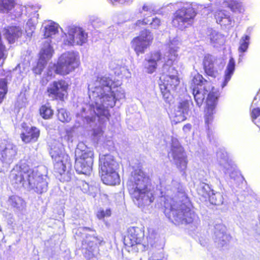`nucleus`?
Returning <instances> with one entry per match:
<instances>
[{"mask_svg": "<svg viewBox=\"0 0 260 260\" xmlns=\"http://www.w3.org/2000/svg\"><path fill=\"white\" fill-rule=\"evenodd\" d=\"M161 178L159 189L161 201L164 202V213L169 220L175 224H190L197 226L199 217L190 209V203L183 185L178 180Z\"/></svg>", "mask_w": 260, "mask_h": 260, "instance_id": "nucleus-1", "label": "nucleus"}, {"mask_svg": "<svg viewBox=\"0 0 260 260\" xmlns=\"http://www.w3.org/2000/svg\"><path fill=\"white\" fill-rule=\"evenodd\" d=\"M113 82L112 79L106 76H98L93 78L88 85L89 97L90 103L88 107L89 115L82 114L87 123L94 122L97 118L102 122L110 116L109 108H112L116 100L124 99L123 90H117L116 93L112 91Z\"/></svg>", "mask_w": 260, "mask_h": 260, "instance_id": "nucleus-2", "label": "nucleus"}, {"mask_svg": "<svg viewBox=\"0 0 260 260\" xmlns=\"http://www.w3.org/2000/svg\"><path fill=\"white\" fill-rule=\"evenodd\" d=\"M127 186L134 202L138 207L149 206L153 202V190L150 179L142 170H136L132 173Z\"/></svg>", "mask_w": 260, "mask_h": 260, "instance_id": "nucleus-3", "label": "nucleus"}, {"mask_svg": "<svg viewBox=\"0 0 260 260\" xmlns=\"http://www.w3.org/2000/svg\"><path fill=\"white\" fill-rule=\"evenodd\" d=\"M169 54L166 57V63L162 68V75L160 78V90L162 95L166 102L170 103L172 100L173 92L176 90L180 84V79L178 76V71L173 64L177 62L178 54L175 53Z\"/></svg>", "mask_w": 260, "mask_h": 260, "instance_id": "nucleus-4", "label": "nucleus"}, {"mask_svg": "<svg viewBox=\"0 0 260 260\" xmlns=\"http://www.w3.org/2000/svg\"><path fill=\"white\" fill-rule=\"evenodd\" d=\"M50 154L54 161L55 172L60 176L59 179L62 181H69L71 179L72 164L63 144L55 141L50 146Z\"/></svg>", "mask_w": 260, "mask_h": 260, "instance_id": "nucleus-5", "label": "nucleus"}, {"mask_svg": "<svg viewBox=\"0 0 260 260\" xmlns=\"http://www.w3.org/2000/svg\"><path fill=\"white\" fill-rule=\"evenodd\" d=\"M180 42L177 38L170 39L168 42L165 45V52L162 54L159 52L156 51L147 54L143 61V66L145 72L148 74L153 73L157 69L158 63L161 61L166 63L164 58L169 54L175 53L178 54L179 49Z\"/></svg>", "mask_w": 260, "mask_h": 260, "instance_id": "nucleus-6", "label": "nucleus"}, {"mask_svg": "<svg viewBox=\"0 0 260 260\" xmlns=\"http://www.w3.org/2000/svg\"><path fill=\"white\" fill-rule=\"evenodd\" d=\"M59 25L52 21H49L44 26V37L46 38L51 37L58 31ZM54 52L51 45L50 39H47L44 42L43 47L40 52V58L34 72L36 74H41L47 61L50 59Z\"/></svg>", "mask_w": 260, "mask_h": 260, "instance_id": "nucleus-7", "label": "nucleus"}, {"mask_svg": "<svg viewBox=\"0 0 260 260\" xmlns=\"http://www.w3.org/2000/svg\"><path fill=\"white\" fill-rule=\"evenodd\" d=\"M78 53L69 51L63 53L59 58L56 67V74L61 75L69 74L79 65Z\"/></svg>", "mask_w": 260, "mask_h": 260, "instance_id": "nucleus-8", "label": "nucleus"}, {"mask_svg": "<svg viewBox=\"0 0 260 260\" xmlns=\"http://www.w3.org/2000/svg\"><path fill=\"white\" fill-rule=\"evenodd\" d=\"M64 32L63 44L67 46L82 45L87 41V33L81 27L70 25Z\"/></svg>", "mask_w": 260, "mask_h": 260, "instance_id": "nucleus-9", "label": "nucleus"}, {"mask_svg": "<svg viewBox=\"0 0 260 260\" xmlns=\"http://www.w3.org/2000/svg\"><path fill=\"white\" fill-rule=\"evenodd\" d=\"M196 15V12L194 9L187 5L175 12L172 23L174 26L183 29L192 22Z\"/></svg>", "mask_w": 260, "mask_h": 260, "instance_id": "nucleus-10", "label": "nucleus"}, {"mask_svg": "<svg viewBox=\"0 0 260 260\" xmlns=\"http://www.w3.org/2000/svg\"><path fill=\"white\" fill-rule=\"evenodd\" d=\"M33 173V169L24 164L15 166L11 171L10 178L11 182L15 187L21 185L27 187L28 179Z\"/></svg>", "mask_w": 260, "mask_h": 260, "instance_id": "nucleus-11", "label": "nucleus"}, {"mask_svg": "<svg viewBox=\"0 0 260 260\" xmlns=\"http://www.w3.org/2000/svg\"><path fill=\"white\" fill-rule=\"evenodd\" d=\"M48 183V178L46 175H43L38 172V170L33 169V173L28 179L27 187L37 193L41 194L47 191Z\"/></svg>", "mask_w": 260, "mask_h": 260, "instance_id": "nucleus-12", "label": "nucleus"}, {"mask_svg": "<svg viewBox=\"0 0 260 260\" xmlns=\"http://www.w3.org/2000/svg\"><path fill=\"white\" fill-rule=\"evenodd\" d=\"M18 148L11 142L4 141L0 146V161L10 165L17 159Z\"/></svg>", "mask_w": 260, "mask_h": 260, "instance_id": "nucleus-13", "label": "nucleus"}, {"mask_svg": "<svg viewBox=\"0 0 260 260\" xmlns=\"http://www.w3.org/2000/svg\"><path fill=\"white\" fill-rule=\"evenodd\" d=\"M153 39V37L151 32L147 29H144L141 31L139 36L133 39L132 41V47L138 55L143 53L151 43Z\"/></svg>", "mask_w": 260, "mask_h": 260, "instance_id": "nucleus-14", "label": "nucleus"}, {"mask_svg": "<svg viewBox=\"0 0 260 260\" xmlns=\"http://www.w3.org/2000/svg\"><path fill=\"white\" fill-rule=\"evenodd\" d=\"M68 83L63 80L54 81L50 83L47 88V93L49 97L53 99L63 100L67 94Z\"/></svg>", "mask_w": 260, "mask_h": 260, "instance_id": "nucleus-15", "label": "nucleus"}, {"mask_svg": "<svg viewBox=\"0 0 260 260\" xmlns=\"http://www.w3.org/2000/svg\"><path fill=\"white\" fill-rule=\"evenodd\" d=\"M169 155L173 157L177 168L181 171L184 170L187 167L186 155L183 148L177 140H173L171 151Z\"/></svg>", "mask_w": 260, "mask_h": 260, "instance_id": "nucleus-16", "label": "nucleus"}, {"mask_svg": "<svg viewBox=\"0 0 260 260\" xmlns=\"http://www.w3.org/2000/svg\"><path fill=\"white\" fill-rule=\"evenodd\" d=\"M127 238L129 240V246L138 245L142 250L145 249L148 246V243L143 242L144 232L142 228L132 226L128 229Z\"/></svg>", "mask_w": 260, "mask_h": 260, "instance_id": "nucleus-17", "label": "nucleus"}, {"mask_svg": "<svg viewBox=\"0 0 260 260\" xmlns=\"http://www.w3.org/2000/svg\"><path fill=\"white\" fill-rule=\"evenodd\" d=\"M84 231H89L91 234H87L85 242L87 244V247L86 248V251L84 252L85 256L88 258H91L96 256L98 254V249L96 246L98 242L101 241L95 236V232L89 228H83Z\"/></svg>", "mask_w": 260, "mask_h": 260, "instance_id": "nucleus-18", "label": "nucleus"}, {"mask_svg": "<svg viewBox=\"0 0 260 260\" xmlns=\"http://www.w3.org/2000/svg\"><path fill=\"white\" fill-rule=\"evenodd\" d=\"M219 95V93L217 92L213 91L209 93L206 100L207 108L205 110V121L208 130L209 124L212 123L213 119V115Z\"/></svg>", "mask_w": 260, "mask_h": 260, "instance_id": "nucleus-19", "label": "nucleus"}, {"mask_svg": "<svg viewBox=\"0 0 260 260\" xmlns=\"http://www.w3.org/2000/svg\"><path fill=\"white\" fill-rule=\"evenodd\" d=\"M100 172H108L116 170L118 164L114 156L110 154L100 155L99 156Z\"/></svg>", "mask_w": 260, "mask_h": 260, "instance_id": "nucleus-20", "label": "nucleus"}, {"mask_svg": "<svg viewBox=\"0 0 260 260\" xmlns=\"http://www.w3.org/2000/svg\"><path fill=\"white\" fill-rule=\"evenodd\" d=\"M225 232L226 228L223 224H217L215 225L213 238L218 247L226 245L231 239L230 236Z\"/></svg>", "mask_w": 260, "mask_h": 260, "instance_id": "nucleus-21", "label": "nucleus"}, {"mask_svg": "<svg viewBox=\"0 0 260 260\" xmlns=\"http://www.w3.org/2000/svg\"><path fill=\"white\" fill-rule=\"evenodd\" d=\"M214 2L216 6H224L234 13L243 14L245 11L243 3L239 0H215Z\"/></svg>", "mask_w": 260, "mask_h": 260, "instance_id": "nucleus-22", "label": "nucleus"}, {"mask_svg": "<svg viewBox=\"0 0 260 260\" xmlns=\"http://www.w3.org/2000/svg\"><path fill=\"white\" fill-rule=\"evenodd\" d=\"M215 18L217 23L229 28L235 25V20L229 12L225 10H219L215 12Z\"/></svg>", "mask_w": 260, "mask_h": 260, "instance_id": "nucleus-23", "label": "nucleus"}, {"mask_svg": "<svg viewBox=\"0 0 260 260\" xmlns=\"http://www.w3.org/2000/svg\"><path fill=\"white\" fill-rule=\"evenodd\" d=\"M213 91L217 92L219 93V92L213 87H212L211 90H210L209 86H207L206 85L203 88L193 87L192 88V94L197 105L199 107L201 106L205 100L206 95H207V97H208L209 93Z\"/></svg>", "mask_w": 260, "mask_h": 260, "instance_id": "nucleus-24", "label": "nucleus"}, {"mask_svg": "<svg viewBox=\"0 0 260 260\" xmlns=\"http://www.w3.org/2000/svg\"><path fill=\"white\" fill-rule=\"evenodd\" d=\"M217 59L212 55H205L203 60L204 69L206 73L211 77H215L218 74L216 67Z\"/></svg>", "mask_w": 260, "mask_h": 260, "instance_id": "nucleus-25", "label": "nucleus"}, {"mask_svg": "<svg viewBox=\"0 0 260 260\" xmlns=\"http://www.w3.org/2000/svg\"><path fill=\"white\" fill-rule=\"evenodd\" d=\"M217 159L220 167V170L224 174H230L232 166L229 160L227 152L222 149L217 152Z\"/></svg>", "mask_w": 260, "mask_h": 260, "instance_id": "nucleus-26", "label": "nucleus"}, {"mask_svg": "<svg viewBox=\"0 0 260 260\" xmlns=\"http://www.w3.org/2000/svg\"><path fill=\"white\" fill-rule=\"evenodd\" d=\"M189 106V102L187 100L183 101L179 103L174 112V121L176 122H180L186 119V116L188 114Z\"/></svg>", "mask_w": 260, "mask_h": 260, "instance_id": "nucleus-27", "label": "nucleus"}, {"mask_svg": "<svg viewBox=\"0 0 260 260\" xmlns=\"http://www.w3.org/2000/svg\"><path fill=\"white\" fill-rule=\"evenodd\" d=\"M76 158H81L87 161L90 158L93 163V152L92 149L87 147L83 142L79 143L75 150Z\"/></svg>", "mask_w": 260, "mask_h": 260, "instance_id": "nucleus-28", "label": "nucleus"}, {"mask_svg": "<svg viewBox=\"0 0 260 260\" xmlns=\"http://www.w3.org/2000/svg\"><path fill=\"white\" fill-rule=\"evenodd\" d=\"M92 160L89 158L87 161L83 160L81 158H75V169L78 174L89 175L92 169Z\"/></svg>", "mask_w": 260, "mask_h": 260, "instance_id": "nucleus-29", "label": "nucleus"}, {"mask_svg": "<svg viewBox=\"0 0 260 260\" xmlns=\"http://www.w3.org/2000/svg\"><path fill=\"white\" fill-rule=\"evenodd\" d=\"M101 179L104 184L109 185H115L119 184L120 178L116 170L108 171V172H101Z\"/></svg>", "mask_w": 260, "mask_h": 260, "instance_id": "nucleus-30", "label": "nucleus"}, {"mask_svg": "<svg viewBox=\"0 0 260 260\" xmlns=\"http://www.w3.org/2000/svg\"><path fill=\"white\" fill-rule=\"evenodd\" d=\"M23 34V30L19 26H12L6 29L5 37L9 43H13Z\"/></svg>", "mask_w": 260, "mask_h": 260, "instance_id": "nucleus-31", "label": "nucleus"}, {"mask_svg": "<svg viewBox=\"0 0 260 260\" xmlns=\"http://www.w3.org/2000/svg\"><path fill=\"white\" fill-rule=\"evenodd\" d=\"M161 21L160 18L155 16L144 17L142 20H139L136 22V25L141 26L149 25L151 29H158L161 25Z\"/></svg>", "mask_w": 260, "mask_h": 260, "instance_id": "nucleus-32", "label": "nucleus"}, {"mask_svg": "<svg viewBox=\"0 0 260 260\" xmlns=\"http://www.w3.org/2000/svg\"><path fill=\"white\" fill-rule=\"evenodd\" d=\"M39 136L40 130L36 127H31L21 134V138L22 141L27 143L37 141Z\"/></svg>", "mask_w": 260, "mask_h": 260, "instance_id": "nucleus-33", "label": "nucleus"}, {"mask_svg": "<svg viewBox=\"0 0 260 260\" xmlns=\"http://www.w3.org/2000/svg\"><path fill=\"white\" fill-rule=\"evenodd\" d=\"M235 69V62L233 58L231 57L226 66L224 72V80L221 85L222 88H224L231 80Z\"/></svg>", "mask_w": 260, "mask_h": 260, "instance_id": "nucleus-34", "label": "nucleus"}, {"mask_svg": "<svg viewBox=\"0 0 260 260\" xmlns=\"http://www.w3.org/2000/svg\"><path fill=\"white\" fill-rule=\"evenodd\" d=\"M208 36L211 43L214 47L221 45L224 42V36L215 30L210 28L208 30Z\"/></svg>", "mask_w": 260, "mask_h": 260, "instance_id": "nucleus-35", "label": "nucleus"}, {"mask_svg": "<svg viewBox=\"0 0 260 260\" xmlns=\"http://www.w3.org/2000/svg\"><path fill=\"white\" fill-rule=\"evenodd\" d=\"M8 204L17 210H21L24 207V202L23 199L17 196H12L8 200Z\"/></svg>", "mask_w": 260, "mask_h": 260, "instance_id": "nucleus-36", "label": "nucleus"}, {"mask_svg": "<svg viewBox=\"0 0 260 260\" xmlns=\"http://www.w3.org/2000/svg\"><path fill=\"white\" fill-rule=\"evenodd\" d=\"M31 9L30 7H25L19 4H15L12 8L11 12H9L8 14L11 16L12 19H15V18L20 17L23 13V12H27Z\"/></svg>", "mask_w": 260, "mask_h": 260, "instance_id": "nucleus-37", "label": "nucleus"}, {"mask_svg": "<svg viewBox=\"0 0 260 260\" xmlns=\"http://www.w3.org/2000/svg\"><path fill=\"white\" fill-rule=\"evenodd\" d=\"M15 4L14 0H0V12L9 14Z\"/></svg>", "mask_w": 260, "mask_h": 260, "instance_id": "nucleus-38", "label": "nucleus"}, {"mask_svg": "<svg viewBox=\"0 0 260 260\" xmlns=\"http://www.w3.org/2000/svg\"><path fill=\"white\" fill-rule=\"evenodd\" d=\"M212 190L209 185L204 182L200 183L197 188V191L198 194L204 198H208Z\"/></svg>", "mask_w": 260, "mask_h": 260, "instance_id": "nucleus-39", "label": "nucleus"}, {"mask_svg": "<svg viewBox=\"0 0 260 260\" xmlns=\"http://www.w3.org/2000/svg\"><path fill=\"white\" fill-rule=\"evenodd\" d=\"M208 198H209L210 203L213 205H220L223 202L222 195L220 192H214L213 190Z\"/></svg>", "mask_w": 260, "mask_h": 260, "instance_id": "nucleus-40", "label": "nucleus"}, {"mask_svg": "<svg viewBox=\"0 0 260 260\" xmlns=\"http://www.w3.org/2000/svg\"><path fill=\"white\" fill-rule=\"evenodd\" d=\"M250 37L249 35H244L241 38L239 42V47L238 51L240 53H244L246 52L249 45Z\"/></svg>", "mask_w": 260, "mask_h": 260, "instance_id": "nucleus-41", "label": "nucleus"}, {"mask_svg": "<svg viewBox=\"0 0 260 260\" xmlns=\"http://www.w3.org/2000/svg\"><path fill=\"white\" fill-rule=\"evenodd\" d=\"M40 114L43 118L48 119L53 116V111L49 105H44L40 107Z\"/></svg>", "mask_w": 260, "mask_h": 260, "instance_id": "nucleus-42", "label": "nucleus"}, {"mask_svg": "<svg viewBox=\"0 0 260 260\" xmlns=\"http://www.w3.org/2000/svg\"><path fill=\"white\" fill-rule=\"evenodd\" d=\"M8 81L6 78L0 79V104L2 102L8 91Z\"/></svg>", "mask_w": 260, "mask_h": 260, "instance_id": "nucleus-43", "label": "nucleus"}, {"mask_svg": "<svg viewBox=\"0 0 260 260\" xmlns=\"http://www.w3.org/2000/svg\"><path fill=\"white\" fill-rule=\"evenodd\" d=\"M57 117L58 119L62 122H68L71 119L70 114L67 112V110L63 108L58 110Z\"/></svg>", "mask_w": 260, "mask_h": 260, "instance_id": "nucleus-44", "label": "nucleus"}, {"mask_svg": "<svg viewBox=\"0 0 260 260\" xmlns=\"http://www.w3.org/2000/svg\"><path fill=\"white\" fill-rule=\"evenodd\" d=\"M192 82V84H194V87H199V88H202L203 85L207 83V81L203 78L202 75L199 74L194 76Z\"/></svg>", "mask_w": 260, "mask_h": 260, "instance_id": "nucleus-45", "label": "nucleus"}, {"mask_svg": "<svg viewBox=\"0 0 260 260\" xmlns=\"http://www.w3.org/2000/svg\"><path fill=\"white\" fill-rule=\"evenodd\" d=\"M33 15L34 16L29 19L26 23L27 26L29 27V29L31 31V32L35 28V26L38 22L37 19L39 16V14H36V13H34Z\"/></svg>", "mask_w": 260, "mask_h": 260, "instance_id": "nucleus-46", "label": "nucleus"}, {"mask_svg": "<svg viewBox=\"0 0 260 260\" xmlns=\"http://www.w3.org/2000/svg\"><path fill=\"white\" fill-rule=\"evenodd\" d=\"M56 65H55V64H53L51 66H49V67L47 69L46 74H45V75H46L45 78H46L47 81H48L49 80L51 79L52 76L54 75L55 73L56 74Z\"/></svg>", "mask_w": 260, "mask_h": 260, "instance_id": "nucleus-47", "label": "nucleus"}, {"mask_svg": "<svg viewBox=\"0 0 260 260\" xmlns=\"http://www.w3.org/2000/svg\"><path fill=\"white\" fill-rule=\"evenodd\" d=\"M89 22L94 27H98L102 24L101 19L94 15L89 17Z\"/></svg>", "mask_w": 260, "mask_h": 260, "instance_id": "nucleus-48", "label": "nucleus"}, {"mask_svg": "<svg viewBox=\"0 0 260 260\" xmlns=\"http://www.w3.org/2000/svg\"><path fill=\"white\" fill-rule=\"evenodd\" d=\"M111 212L110 209H106V210L103 209L100 210L97 213V217L101 219L105 217H109L111 215Z\"/></svg>", "mask_w": 260, "mask_h": 260, "instance_id": "nucleus-49", "label": "nucleus"}, {"mask_svg": "<svg viewBox=\"0 0 260 260\" xmlns=\"http://www.w3.org/2000/svg\"><path fill=\"white\" fill-rule=\"evenodd\" d=\"M79 187L84 193H87L89 190V186L88 183L84 181H80L79 183Z\"/></svg>", "mask_w": 260, "mask_h": 260, "instance_id": "nucleus-50", "label": "nucleus"}, {"mask_svg": "<svg viewBox=\"0 0 260 260\" xmlns=\"http://www.w3.org/2000/svg\"><path fill=\"white\" fill-rule=\"evenodd\" d=\"M112 4H114V3H117L119 4L124 5H129L134 1V0H109Z\"/></svg>", "mask_w": 260, "mask_h": 260, "instance_id": "nucleus-51", "label": "nucleus"}, {"mask_svg": "<svg viewBox=\"0 0 260 260\" xmlns=\"http://www.w3.org/2000/svg\"><path fill=\"white\" fill-rule=\"evenodd\" d=\"M142 9L144 11L148 12L150 13H153L154 14L159 13L157 11H155L153 8L152 6L151 5H144L143 6Z\"/></svg>", "mask_w": 260, "mask_h": 260, "instance_id": "nucleus-52", "label": "nucleus"}, {"mask_svg": "<svg viewBox=\"0 0 260 260\" xmlns=\"http://www.w3.org/2000/svg\"><path fill=\"white\" fill-rule=\"evenodd\" d=\"M259 116H260V109L259 108H255L253 109L251 112V117L253 121L256 119Z\"/></svg>", "mask_w": 260, "mask_h": 260, "instance_id": "nucleus-53", "label": "nucleus"}, {"mask_svg": "<svg viewBox=\"0 0 260 260\" xmlns=\"http://www.w3.org/2000/svg\"><path fill=\"white\" fill-rule=\"evenodd\" d=\"M191 128V125L190 124H187L183 126V131L185 133H187L190 131Z\"/></svg>", "mask_w": 260, "mask_h": 260, "instance_id": "nucleus-54", "label": "nucleus"}, {"mask_svg": "<svg viewBox=\"0 0 260 260\" xmlns=\"http://www.w3.org/2000/svg\"><path fill=\"white\" fill-rule=\"evenodd\" d=\"M251 30H252V28L248 27L247 29V32H249L250 34Z\"/></svg>", "mask_w": 260, "mask_h": 260, "instance_id": "nucleus-55", "label": "nucleus"}, {"mask_svg": "<svg viewBox=\"0 0 260 260\" xmlns=\"http://www.w3.org/2000/svg\"><path fill=\"white\" fill-rule=\"evenodd\" d=\"M116 18H117V16H114L113 19H114V21H115V23H119V22H118V21H117L115 20V19Z\"/></svg>", "mask_w": 260, "mask_h": 260, "instance_id": "nucleus-56", "label": "nucleus"}, {"mask_svg": "<svg viewBox=\"0 0 260 260\" xmlns=\"http://www.w3.org/2000/svg\"><path fill=\"white\" fill-rule=\"evenodd\" d=\"M256 238L257 240H260V234L259 235H257V236H256Z\"/></svg>", "mask_w": 260, "mask_h": 260, "instance_id": "nucleus-57", "label": "nucleus"}, {"mask_svg": "<svg viewBox=\"0 0 260 260\" xmlns=\"http://www.w3.org/2000/svg\"><path fill=\"white\" fill-rule=\"evenodd\" d=\"M111 67L113 69H117L118 68V67H114L113 66H112V62H111V65H110Z\"/></svg>", "mask_w": 260, "mask_h": 260, "instance_id": "nucleus-58", "label": "nucleus"}, {"mask_svg": "<svg viewBox=\"0 0 260 260\" xmlns=\"http://www.w3.org/2000/svg\"><path fill=\"white\" fill-rule=\"evenodd\" d=\"M31 9H30V10L28 11L27 12H26V13H28L29 12H30V13H32V12H30V11H31V10H32V7H31Z\"/></svg>", "mask_w": 260, "mask_h": 260, "instance_id": "nucleus-59", "label": "nucleus"}, {"mask_svg": "<svg viewBox=\"0 0 260 260\" xmlns=\"http://www.w3.org/2000/svg\"><path fill=\"white\" fill-rule=\"evenodd\" d=\"M259 226L258 227V228L260 229V216H259Z\"/></svg>", "mask_w": 260, "mask_h": 260, "instance_id": "nucleus-60", "label": "nucleus"}, {"mask_svg": "<svg viewBox=\"0 0 260 260\" xmlns=\"http://www.w3.org/2000/svg\"><path fill=\"white\" fill-rule=\"evenodd\" d=\"M82 109H83V112H84H84H85V108H83Z\"/></svg>", "mask_w": 260, "mask_h": 260, "instance_id": "nucleus-61", "label": "nucleus"}, {"mask_svg": "<svg viewBox=\"0 0 260 260\" xmlns=\"http://www.w3.org/2000/svg\"><path fill=\"white\" fill-rule=\"evenodd\" d=\"M122 70H125V68L124 67H122Z\"/></svg>", "mask_w": 260, "mask_h": 260, "instance_id": "nucleus-62", "label": "nucleus"}, {"mask_svg": "<svg viewBox=\"0 0 260 260\" xmlns=\"http://www.w3.org/2000/svg\"><path fill=\"white\" fill-rule=\"evenodd\" d=\"M1 230H2L1 226H0V231H1Z\"/></svg>", "mask_w": 260, "mask_h": 260, "instance_id": "nucleus-63", "label": "nucleus"}]
</instances>
